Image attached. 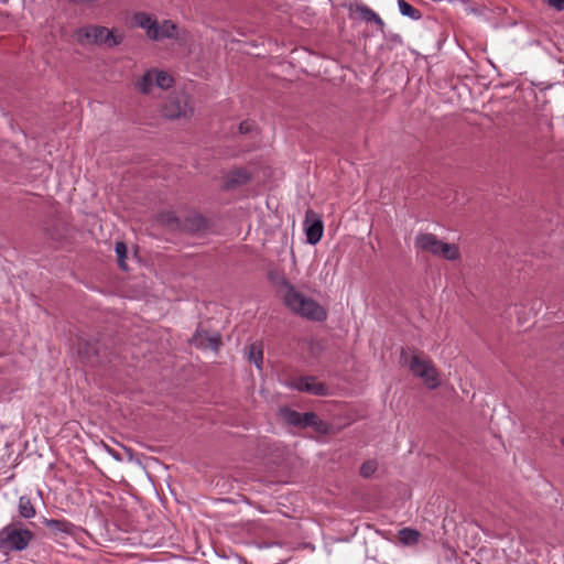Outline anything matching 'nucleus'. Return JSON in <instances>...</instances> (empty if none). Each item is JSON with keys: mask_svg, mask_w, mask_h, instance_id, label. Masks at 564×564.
<instances>
[{"mask_svg": "<svg viewBox=\"0 0 564 564\" xmlns=\"http://www.w3.org/2000/svg\"><path fill=\"white\" fill-rule=\"evenodd\" d=\"M281 295L285 306L294 314L318 322L324 321L327 316L323 306L289 282H283Z\"/></svg>", "mask_w": 564, "mask_h": 564, "instance_id": "obj_1", "label": "nucleus"}, {"mask_svg": "<svg viewBox=\"0 0 564 564\" xmlns=\"http://www.w3.org/2000/svg\"><path fill=\"white\" fill-rule=\"evenodd\" d=\"M400 362L403 366H406L414 376L421 378L430 389H435L440 386L441 381L437 370L433 366L432 361L422 354H410L402 350Z\"/></svg>", "mask_w": 564, "mask_h": 564, "instance_id": "obj_2", "label": "nucleus"}, {"mask_svg": "<svg viewBox=\"0 0 564 564\" xmlns=\"http://www.w3.org/2000/svg\"><path fill=\"white\" fill-rule=\"evenodd\" d=\"M34 533L22 522H11L0 530V549L4 552H21L28 549Z\"/></svg>", "mask_w": 564, "mask_h": 564, "instance_id": "obj_3", "label": "nucleus"}, {"mask_svg": "<svg viewBox=\"0 0 564 564\" xmlns=\"http://www.w3.org/2000/svg\"><path fill=\"white\" fill-rule=\"evenodd\" d=\"M162 115L171 120L193 117L194 107L191 97L184 91L170 95L162 106Z\"/></svg>", "mask_w": 564, "mask_h": 564, "instance_id": "obj_4", "label": "nucleus"}, {"mask_svg": "<svg viewBox=\"0 0 564 564\" xmlns=\"http://www.w3.org/2000/svg\"><path fill=\"white\" fill-rule=\"evenodd\" d=\"M77 40L82 44H105L116 46L120 40L105 26H86L77 31Z\"/></svg>", "mask_w": 564, "mask_h": 564, "instance_id": "obj_5", "label": "nucleus"}, {"mask_svg": "<svg viewBox=\"0 0 564 564\" xmlns=\"http://www.w3.org/2000/svg\"><path fill=\"white\" fill-rule=\"evenodd\" d=\"M173 78L164 70L152 68L147 70L137 82V88L143 94H151L154 87L167 89L172 86Z\"/></svg>", "mask_w": 564, "mask_h": 564, "instance_id": "obj_6", "label": "nucleus"}, {"mask_svg": "<svg viewBox=\"0 0 564 564\" xmlns=\"http://www.w3.org/2000/svg\"><path fill=\"white\" fill-rule=\"evenodd\" d=\"M280 415L285 423L293 425V426H299V427L312 426L318 432H322L325 430V424L313 412L300 413L290 408H281Z\"/></svg>", "mask_w": 564, "mask_h": 564, "instance_id": "obj_7", "label": "nucleus"}, {"mask_svg": "<svg viewBox=\"0 0 564 564\" xmlns=\"http://www.w3.org/2000/svg\"><path fill=\"white\" fill-rule=\"evenodd\" d=\"M304 231L306 241L310 245H316L321 241L324 232V225L321 217L313 210L308 209L304 219Z\"/></svg>", "mask_w": 564, "mask_h": 564, "instance_id": "obj_8", "label": "nucleus"}, {"mask_svg": "<svg viewBox=\"0 0 564 564\" xmlns=\"http://www.w3.org/2000/svg\"><path fill=\"white\" fill-rule=\"evenodd\" d=\"M442 240H440L435 235L430 232H421L416 235L414 239V247L419 251L427 252L433 256H438L440 249L442 246Z\"/></svg>", "mask_w": 564, "mask_h": 564, "instance_id": "obj_9", "label": "nucleus"}, {"mask_svg": "<svg viewBox=\"0 0 564 564\" xmlns=\"http://www.w3.org/2000/svg\"><path fill=\"white\" fill-rule=\"evenodd\" d=\"M291 387L299 391L308 392L315 395H325L327 393V388L312 377L294 379Z\"/></svg>", "mask_w": 564, "mask_h": 564, "instance_id": "obj_10", "label": "nucleus"}, {"mask_svg": "<svg viewBox=\"0 0 564 564\" xmlns=\"http://www.w3.org/2000/svg\"><path fill=\"white\" fill-rule=\"evenodd\" d=\"M250 180L249 172L243 167H237L231 171H229L224 176V184L225 187L230 189L235 188L237 186L246 184Z\"/></svg>", "mask_w": 564, "mask_h": 564, "instance_id": "obj_11", "label": "nucleus"}, {"mask_svg": "<svg viewBox=\"0 0 564 564\" xmlns=\"http://www.w3.org/2000/svg\"><path fill=\"white\" fill-rule=\"evenodd\" d=\"M156 36H152V40L172 39L177 36V26L171 21H163L158 23L155 26Z\"/></svg>", "mask_w": 564, "mask_h": 564, "instance_id": "obj_12", "label": "nucleus"}, {"mask_svg": "<svg viewBox=\"0 0 564 564\" xmlns=\"http://www.w3.org/2000/svg\"><path fill=\"white\" fill-rule=\"evenodd\" d=\"M356 11L359 13L360 18L366 22H373L378 25L379 30L383 32L384 22L383 20L369 7L367 6H357Z\"/></svg>", "mask_w": 564, "mask_h": 564, "instance_id": "obj_13", "label": "nucleus"}, {"mask_svg": "<svg viewBox=\"0 0 564 564\" xmlns=\"http://www.w3.org/2000/svg\"><path fill=\"white\" fill-rule=\"evenodd\" d=\"M193 341L196 346L209 348L216 351L220 346V336L219 334L204 337L202 335H197L193 338Z\"/></svg>", "mask_w": 564, "mask_h": 564, "instance_id": "obj_14", "label": "nucleus"}, {"mask_svg": "<svg viewBox=\"0 0 564 564\" xmlns=\"http://www.w3.org/2000/svg\"><path fill=\"white\" fill-rule=\"evenodd\" d=\"M420 536V532L411 528H403L398 533L399 542L404 546L415 545Z\"/></svg>", "mask_w": 564, "mask_h": 564, "instance_id": "obj_15", "label": "nucleus"}, {"mask_svg": "<svg viewBox=\"0 0 564 564\" xmlns=\"http://www.w3.org/2000/svg\"><path fill=\"white\" fill-rule=\"evenodd\" d=\"M18 511H19L20 517H22L24 519H32L36 514L35 508H34L31 499L26 496H22L19 498Z\"/></svg>", "mask_w": 564, "mask_h": 564, "instance_id": "obj_16", "label": "nucleus"}, {"mask_svg": "<svg viewBox=\"0 0 564 564\" xmlns=\"http://www.w3.org/2000/svg\"><path fill=\"white\" fill-rule=\"evenodd\" d=\"M248 359L254 364L258 369L262 368L263 350L261 343H252L248 346Z\"/></svg>", "mask_w": 564, "mask_h": 564, "instance_id": "obj_17", "label": "nucleus"}, {"mask_svg": "<svg viewBox=\"0 0 564 564\" xmlns=\"http://www.w3.org/2000/svg\"><path fill=\"white\" fill-rule=\"evenodd\" d=\"M135 21L142 29L147 31L149 37L156 36L155 26L158 22L152 20L151 17L145 13H139L135 15Z\"/></svg>", "mask_w": 564, "mask_h": 564, "instance_id": "obj_18", "label": "nucleus"}, {"mask_svg": "<svg viewBox=\"0 0 564 564\" xmlns=\"http://www.w3.org/2000/svg\"><path fill=\"white\" fill-rule=\"evenodd\" d=\"M437 257H442L449 261H455V260L459 259L460 251H459V248L457 247V245L447 243V242L443 241Z\"/></svg>", "mask_w": 564, "mask_h": 564, "instance_id": "obj_19", "label": "nucleus"}, {"mask_svg": "<svg viewBox=\"0 0 564 564\" xmlns=\"http://www.w3.org/2000/svg\"><path fill=\"white\" fill-rule=\"evenodd\" d=\"M44 525L54 532L70 533L73 525L65 520L45 519Z\"/></svg>", "mask_w": 564, "mask_h": 564, "instance_id": "obj_20", "label": "nucleus"}, {"mask_svg": "<svg viewBox=\"0 0 564 564\" xmlns=\"http://www.w3.org/2000/svg\"><path fill=\"white\" fill-rule=\"evenodd\" d=\"M398 7L400 13L404 17H408L415 21L422 18L421 12L404 0H398Z\"/></svg>", "mask_w": 564, "mask_h": 564, "instance_id": "obj_21", "label": "nucleus"}, {"mask_svg": "<svg viewBox=\"0 0 564 564\" xmlns=\"http://www.w3.org/2000/svg\"><path fill=\"white\" fill-rule=\"evenodd\" d=\"M378 469V462L376 459L366 460L360 467V475L364 478L371 477Z\"/></svg>", "mask_w": 564, "mask_h": 564, "instance_id": "obj_22", "label": "nucleus"}, {"mask_svg": "<svg viewBox=\"0 0 564 564\" xmlns=\"http://www.w3.org/2000/svg\"><path fill=\"white\" fill-rule=\"evenodd\" d=\"M115 251H116V254L118 258V263H119L120 268L126 270L127 269V264H126L127 246H126V243L122 241L117 242L115 246Z\"/></svg>", "mask_w": 564, "mask_h": 564, "instance_id": "obj_23", "label": "nucleus"}, {"mask_svg": "<svg viewBox=\"0 0 564 564\" xmlns=\"http://www.w3.org/2000/svg\"><path fill=\"white\" fill-rule=\"evenodd\" d=\"M187 221L189 224H187L186 227H188L191 230H194V231H198V230L205 228V226H206L205 218L199 215H195V216L188 218Z\"/></svg>", "mask_w": 564, "mask_h": 564, "instance_id": "obj_24", "label": "nucleus"}, {"mask_svg": "<svg viewBox=\"0 0 564 564\" xmlns=\"http://www.w3.org/2000/svg\"><path fill=\"white\" fill-rule=\"evenodd\" d=\"M254 128V124L252 121H242L240 124H239V131L240 133L245 134V133H250Z\"/></svg>", "mask_w": 564, "mask_h": 564, "instance_id": "obj_25", "label": "nucleus"}, {"mask_svg": "<svg viewBox=\"0 0 564 564\" xmlns=\"http://www.w3.org/2000/svg\"><path fill=\"white\" fill-rule=\"evenodd\" d=\"M549 4L558 11H564V0H547Z\"/></svg>", "mask_w": 564, "mask_h": 564, "instance_id": "obj_26", "label": "nucleus"}, {"mask_svg": "<svg viewBox=\"0 0 564 564\" xmlns=\"http://www.w3.org/2000/svg\"><path fill=\"white\" fill-rule=\"evenodd\" d=\"M6 393H7L6 381L0 380V400L4 397Z\"/></svg>", "mask_w": 564, "mask_h": 564, "instance_id": "obj_27", "label": "nucleus"}, {"mask_svg": "<svg viewBox=\"0 0 564 564\" xmlns=\"http://www.w3.org/2000/svg\"><path fill=\"white\" fill-rule=\"evenodd\" d=\"M175 220L173 216L169 215V221Z\"/></svg>", "mask_w": 564, "mask_h": 564, "instance_id": "obj_28", "label": "nucleus"}, {"mask_svg": "<svg viewBox=\"0 0 564 564\" xmlns=\"http://www.w3.org/2000/svg\"><path fill=\"white\" fill-rule=\"evenodd\" d=\"M561 444L564 446V436L561 438Z\"/></svg>", "mask_w": 564, "mask_h": 564, "instance_id": "obj_29", "label": "nucleus"}]
</instances>
